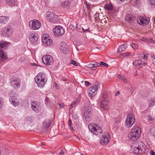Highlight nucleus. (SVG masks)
<instances>
[{"instance_id":"nucleus-1","label":"nucleus","mask_w":155,"mask_h":155,"mask_svg":"<svg viewBox=\"0 0 155 155\" xmlns=\"http://www.w3.org/2000/svg\"><path fill=\"white\" fill-rule=\"evenodd\" d=\"M141 133V129L139 127H134L128 134L129 139L132 141H135L139 137Z\"/></svg>"},{"instance_id":"nucleus-2","label":"nucleus","mask_w":155,"mask_h":155,"mask_svg":"<svg viewBox=\"0 0 155 155\" xmlns=\"http://www.w3.org/2000/svg\"><path fill=\"white\" fill-rule=\"evenodd\" d=\"M88 127L90 131L94 134L97 135L101 133L102 130L101 128L94 123L89 124Z\"/></svg>"},{"instance_id":"nucleus-3","label":"nucleus","mask_w":155,"mask_h":155,"mask_svg":"<svg viewBox=\"0 0 155 155\" xmlns=\"http://www.w3.org/2000/svg\"><path fill=\"white\" fill-rule=\"evenodd\" d=\"M99 84L98 82H97L94 84L93 86L90 87L88 89L87 93L90 97H94L96 94Z\"/></svg>"},{"instance_id":"nucleus-4","label":"nucleus","mask_w":155,"mask_h":155,"mask_svg":"<svg viewBox=\"0 0 155 155\" xmlns=\"http://www.w3.org/2000/svg\"><path fill=\"white\" fill-rule=\"evenodd\" d=\"M42 60L43 63L47 66L52 64L54 62L52 57L48 54L43 56L42 58Z\"/></svg>"},{"instance_id":"nucleus-5","label":"nucleus","mask_w":155,"mask_h":155,"mask_svg":"<svg viewBox=\"0 0 155 155\" xmlns=\"http://www.w3.org/2000/svg\"><path fill=\"white\" fill-rule=\"evenodd\" d=\"M135 120L134 116L132 114H129L127 116L126 125L129 127H130L134 124Z\"/></svg>"},{"instance_id":"nucleus-6","label":"nucleus","mask_w":155,"mask_h":155,"mask_svg":"<svg viewBox=\"0 0 155 155\" xmlns=\"http://www.w3.org/2000/svg\"><path fill=\"white\" fill-rule=\"evenodd\" d=\"M30 28L33 30H38L41 26V23L40 21L36 20H33L30 21L29 23Z\"/></svg>"},{"instance_id":"nucleus-7","label":"nucleus","mask_w":155,"mask_h":155,"mask_svg":"<svg viewBox=\"0 0 155 155\" xmlns=\"http://www.w3.org/2000/svg\"><path fill=\"white\" fill-rule=\"evenodd\" d=\"M20 83L19 79L16 77H13L11 80L10 84L15 89H18L20 87Z\"/></svg>"},{"instance_id":"nucleus-8","label":"nucleus","mask_w":155,"mask_h":155,"mask_svg":"<svg viewBox=\"0 0 155 155\" xmlns=\"http://www.w3.org/2000/svg\"><path fill=\"white\" fill-rule=\"evenodd\" d=\"M13 31L12 28L10 26H8L4 28L2 31V35L5 37H9L11 35Z\"/></svg>"},{"instance_id":"nucleus-9","label":"nucleus","mask_w":155,"mask_h":155,"mask_svg":"<svg viewBox=\"0 0 155 155\" xmlns=\"http://www.w3.org/2000/svg\"><path fill=\"white\" fill-rule=\"evenodd\" d=\"M42 41L45 45H51L52 43V40L49 37V35L47 34H45L43 35L42 38Z\"/></svg>"},{"instance_id":"nucleus-10","label":"nucleus","mask_w":155,"mask_h":155,"mask_svg":"<svg viewBox=\"0 0 155 155\" xmlns=\"http://www.w3.org/2000/svg\"><path fill=\"white\" fill-rule=\"evenodd\" d=\"M53 31L55 35H62L64 34V30L61 26H57L53 29Z\"/></svg>"},{"instance_id":"nucleus-11","label":"nucleus","mask_w":155,"mask_h":155,"mask_svg":"<svg viewBox=\"0 0 155 155\" xmlns=\"http://www.w3.org/2000/svg\"><path fill=\"white\" fill-rule=\"evenodd\" d=\"M32 109L35 112H38L41 109L40 103L38 101L33 102L31 104Z\"/></svg>"},{"instance_id":"nucleus-12","label":"nucleus","mask_w":155,"mask_h":155,"mask_svg":"<svg viewBox=\"0 0 155 155\" xmlns=\"http://www.w3.org/2000/svg\"><path fill=\"white\" fill-rule=\"evenodd\" d=\"M91 108L89 106H87L84 108V116L86 118L87 121H89L90 120L89 118L90 115L91 113Z\"/></svg>"},{"instance_id":"nucleus-13","label":"nucleus","mask_w":155,"mask_h":155,"mask_svg":"<svg viewBox=\"0 0 155 155\" xmlns=\"http://www.w3.org/2000/svg\"><path fill=\"white\" fill-rule=\"evenodd\" d=\"M149 22V20L145 16H141L140 17L137 22L140 25L145 26L148 24Z\"/></svg>"},{"instance_id":"nucleus-14","label":"nucleus","mask_w":155,"mask_h":155,"mask_svg":"<svg viewBox=\"0 0 155 155\" xmlns=\"http://www.w3.org/2000/svg\"><path fill=\"white\" fill-rule=\"evenodd\" d=\"M110 139V136L109 133H107L103 136L101 140L100 143L104 145H105L108 143Z\"/></svg>"},{"instance_id":"nucleus-15","label":"nucleus","mask_w":155,"mask_h":155,"mask_svg":"<svg viewBox=\"0 0 155 155\" xmlns=\"http://www.w3.org/2000/svg\"><path fill=\"white\" fill-rule=\"evenodd\" d=\"M47 17L50 21L53 22H55L57 18L56 15L50 12L47 13Z\"/></svg>"},{"instance_id":"nucleus-16","label":"nucleus","mask_w":155,"mask_h":155,"mask_svg":"<svg viewBox=\"0 0 155 155\" xmlns=\"http://www.w3.org/2000/svg\"><path fill=\"white\" fill-rule=\"evenodd\" d=\"M60 49L61 52L64 54H67L68 52L67 44L64 41L61 42Z\"/></svg>"},{"instance_id":"nucleus-17","label":"nucleus","mask_w":155,"mask_h":155,"mask_svg":"<svg viewBox=\"0 0 155 155\" xmlns=\"http://www.w3.org/2000/svg\"><path fill=\"white\" fill-rule=\"evenodd\" d=\"M29 40L31 42H35L38 40V36L37 33L33 32L30 34L29 36Z\"/></svg>"},{"instance_id":"nucleus-18","label":"nucleus","mask_w":155,"mask_h":155,"mask_svg":"<svg viewBox=\"0 0 155 155\" xmlns=\"http://www.w3.org/2000/svg\"><path fill=\"white\" fill-rule=\"evenodd\" d=\"M9 101L14 106H17L19 104L18 99L15 96H11L9 98Z\"/></svg>"},{"instance_id":"nucleus-19","label":"nucleus","mask_w":155,"mask_h":155,"mask_svg":"<svg viewBox=\"0 0 155 155\" xmlns=\"http://www.w3.org/2000/svg\"><path fill=\"white\" fill-rule=\"evenodd\" d=\"M110 103L107 100H102L101 104V107L105 110H107L109 108Z\"/></svg>"},{"instance_id":"nucleus-20","label":"nucleus","mask_w":155,"mask_h":155,"mask_svg":"<svg viewBox=\"0 0 155 155\" xmlns=\"http://www.w3.org/2000/svg\"><path fill=\"white\" fill-rule=\"evenodd\" d=\"M134 17L131 14H127L125 17V20L129 24H131L134 20Z\"/></svg>"},{"instance_id":"nucleus-21","label":"nucleus","mask_w":155,"mask_h":155,"mask_svg":"<svg viewBox=\"0 0 155 155\" xmlns=\"http://www.w3.org/2000/svg\"><path fill=\"white\" fill-rule=\"evenodd\" d=\"M7 59V56L6 53L2 50H0V59L3 61Z\"/></svg>"},{"instance_id":"nucleus-22","label":"nucleus","mask_w":155,"mask_h":155,"mask_svg":"<svg viewBox=\"0 0 155 155\" xmlns=\"http://www.w3.org/2000/svg\"><path fill=\"white\" fill-rule=\"evenodd\" d=\"M35 80L38 87H43L46 81V80H42L41 79L39 80L35 78Z\"/></svg>"},{"instance_id":"nucleus-23","label":"nucleus","mask_w":155,"mask_h":155,"mask_svg":"<svg viewBox=\"0 0 155 155\" xmlns=\"http://www.w3.org/2000/svg\"><path fill=\"white\" fill-rule=\"evenodd\" d=\"M137 144L138 146L137 147L140 150V151H142L143 152L145 150L144 144V143L141 141H140L138 142Z\"/></svg>"},{"instance_id":"nucleus-24","label":"nucleus","mask_w":155,"mask_h":155,"mask_svg":"<svg viewBox=\"0 0 155 155\" xmlns=\"http://www.w3.org/2000/svg\"><path fill=\"white\" fill-rule=\"evenodd\" d=\"M9 20V18L7 16H2L0 17V23L5 24Z\"/></svg>"},{"instance_id":"nucleus-25","label":"nucleus","mask_w":155,"mask_h":155,"mask_svg":"<svg viewBox=\"0 0 155 155\" xmlns=\"http://www.w3.org/2000/svg\"><path fill=\"white\" fill-rule=\"evenodd\" d=\"M35 79H41L42 80H46V76L45 74L42 73H39L35 77Z\"/></svg>"},{"instance_id":"nucleus-26","label":"nucleus","mask_w":155,"mask_h":155,"mask_svg":"<svg viewBox=\"0 0 155 155\" xmlns=\"http://www.w3.org/2000/svg\"><path fill=\"white\" fill-rule=\"evenodd\" d=\"M127 47V45L126 44H124L120 45L117 49V52L121 53L124 51L126 49Z\"/></svg>"},{"instance_id":"nucleus-27","label":"nucleus","mask_w":155,"mask_h":155,"mask_svg":"<svg viewBox=\"0 0 155 155\" xmlns=\"http://www.w3.org/2000/svg\"><path fill=\"white\" fill-rule=\"evenodd\" d=\"M150 135L155 137V125H152L150 126Z\"/></svg>"},{"instance_id":"nucleus-28","label":"nucleus","mask_w":155,"mask_h":155,"mask_svg":"<svg viewBox=\"0 0 155 155\" xmlns=\"http://www.w3.org/2000/svg\"><path fill=\"white\" fill-rule=\"evenodd\" d=\"M9 43L5 41H0V48H5L8 46L9 44Z\"/></svg>"},{"instance_id":"nucleus-29","label":"nucleus","mask_w":155,"mask_h":155,"mask_svg":"<svg viewBox=\"0 0 155 155\" xmlns=\"http://www.w3.org/2000/svg\"><path fill=\"white\" fill-rule=\"evenodd\" d=\"M70 5V2L68 1H66L62 3L61 6L63 8H68L69 7Z\"/></svg>"},{"instance_id":"nucleus-30","label":"nucleus","mask_w":155,"mask_h":155,"mask_svg":"<svg viewBox=\"0 0 155 155\" xmlns=\"http://www.w3.org/2000/svg\"><path fill=\"white\" fill-rule=\"evenodd\" d=\"M16 1V0H7L6 2L7 4L9 5L14 6L15 5Z\"/></svg>"},{"instance_id":"nucleus-31","label":"nucleus","mask_w":155,"mask_h":155,"mask_svg":"<svg viewBox=\"0 0 155 155\" xmlns=\"http://www.w3.org/2000/svg\"><path fill=\"white\" fill-rule=\"evenodd\" d=\"M105 8L106 10L110 11L113 9V6L111 3H107L105 6Z\"/></svg>"},{"instance_id":"nucleus-32","label":"nucleus","mask_w":155,"mask_h":155,"mask_svg":"<svg viewBox=\"0 0 155 155\" xmlns=\"http://www.w3.org/2000/svg\"><path fill=\"white\" fill-rule=\"evenodd\" d=\"M51 120H48L45 122L44 123L43 126L46 129L48 128L50 126L51 124Z\"/></svg>"},{"instance_id":"nucleus-33","label":"nucleus","mask_w":155,"mask_h":155,"mask_svg":"<svg viewBox=\"0 0 155 155\" xmlns=\"http://www.w3.org/2000/svg\"><path fill=\"white\" fill-rule=\"evenodd\" d=\"M117 78L120 79L124 83H126L127 82V79L123 75H118L117 76Z\"/></svg>"},{"instance_id":"nucleus-34","label":"nucleus","mask_w":155,"mask_h":155,"mask_svg":"<svg viewBox=\"0 0 155 155\" xmlns=\"http://www.w3.org/2000/svg\"><path fill=\"white\" fill-rule=\"evenodd\" d=\"M149 4L151 5L152 8H153L155 6V0H148Z\"/></svg>"},{"instance_id":"nucleus-35","label":"nucleus","mask_w":155,"mask_h":155,"mask_svg":"<svg viewBox=\"0 0 155 155\" xmlns=\"http://www.w3.org/2000/svg\"><path fill=\"white\" fill-rule=\"evenodd\" d=\"M141 61L139 60H136L134 61L133 64L134 66H139L140 67V65L141 64Z\"/></svg>"},{"instance_id":"nucleus-36","label":"nucleus","mask_w":155,"mask_h":155,"mask_svg":"<svg viewBox=\"0 0 155 155\" xmlns=\"http://www.w3.org/2000/svg\"><path fill=\"white\" fill-rule=\"evenodd\" d=\"M134 153L136 154L142 153L143 152L142 151H140V150L137 147L134 148Z\"/></svg>"},{"instance_id":"nucleus-37","label":"nucleus","mask_w":155,"mask_h":155,"mask_svg":"<svg viewBox=\"0 0 155 155\" xmlns=\"http://www.w3.org/2000/svg\"><path fill=\"white\" fill-rule=\"evenodd\" d=\"M99 15L98 13H96L94 15V19L96 22H98L100 20Z\"/></svg>"},{"instance_id":"nucleus-38","label":"nucleus","mask_w":155,"mask_h":155,"mask_svg":"<svg viewBox=\"0 0 155 155\" xmlns=\"http://www.w3.org/2000/svg\"><path fill=\"white\" fill-rule=\"evenodd\" d=\"M131 4L134 5V6H136L139 3V1L136 0H133L131 2Z\"/></svg>"},{"instance_id":"nucleus-39","label":"nucleus","mask_w":155,"mask_h":155,"mask_svg":"<svg viewBox=\"0 0 155 155\" xmlns=\"http://www.w3.org/2000/svg\"><path fill=\"white\" fill-rule=\"evenodd\" d=\"M78 101L77 100L73 102L72 104L70 105V108H72L75 107L78 104Z\"/></svg>"},{"instance_id":"nucleus-40","label":"nucleus","mask_w":155,"mask_h":155,"mask_svg":"<svg viewBox=\"0 0 155 155\" xmlns=\"http://www.w3.org/2000/svg\"><path fill=\"white\" fill-rule=\"evenodd\" d=\"M100 65L101 66H103L104 67H107L108 66V64L104 62H101L99 63V66Z\"/></svg>"},{"instance_id":"nucleus-41","label":"nucleus","mask_w":155,"mask_h":155,"mask_svg":"<svg viewBox=\"0 0 155 155\" xmlns=\"http://www.w3.org/2000/svg\"><path fill=\"white\" fill-rule=\"evenodd\" d=\"M155 104V100H151L149 102V105L152 106L154 105Z\"/></svg>"},{"instance_id":"nucleus-42","label":"nucleus","mask_w":155,"mask_h":155,"mask_svg":"<svg viewBox=\"0 0 155 155\" xmlns=\"http://www.w3.org/2000/svg\"><path fill=\"white\" fill-rule=\"evenodd\" d=\"M71 121L70 120H69L68 122V126L70 128V129L71 130H73V127L71 126Z\"/></svg>"},{"instance_id":"nucleus-43","label":"nucleus","mask_w":155,"mask_h":155,"mask_svg":"<svg viewBox=\"0 0 155 155\" xmlns=\"http://www.w3.org/2000/svg\"><path fill=\"white\" fill-rule=\"evenodd\" d=\"M71 64L75 66H77L78 65L77 62L74 60H72L71 61Z\"/></svg>"},{"instance_id":"nucleus-44","label":"nucleus","mask_w":155,"mask_h":155,"mask_svg":"<svg viewBox=\"0 0 155 155\" xmlns=\"http://www.w3.org/2000/svg\"><path fill=\"white\" fill-rule=\"evenodd\" d=\"M88 67L89 68H92L93 70H95L96 69L94 68V66L93 64H90L88 65Z\"/></svg>"},{"instance_id":"nucleus-45","label":"nucleus","mask_w":155,"mask_h":155,"mask_svg":"<svg viewBox=\"0 0 155 155\" xmlns=\"http://www.w3.org/2000/svg\"><path fill=\"white\" fill-rule=\"evenodd\" d=\"M93 64L94 67V68L96 69L97 67L99 66V64L97 62H94V63Z\"/></svg>"},{"instance_id":"nucleus-46","label":"nucleus","mask_w":155,"mask_h":155,"mask_svg":"<svg viewBox=\"0 0 155 155\" xmlns=\"http://www.w3.org/2000/svg\"><path fill=\"white\" fill-rule=\"evenodd\" d=\"M131 54L130 53L127 52L126 53H124L123 54L122 56H130Z\"/></svg>"},{"instance_id":"nucleus-47","label":"nucleus","mask_w":155,"mask_h":155,"mask_svg":"<svg viewBox=\"0 0 155 155\" xmlns=\"http://www.w3.org/2000/svg\"><path fill=\"white\" fill-rule=\"evenodd\" d=\"M141 65H140V67H142L143 66H145L147 64V63H146L145 62H143L141 61Z\"/></svg>"},{"instance_id":"nucleus-48","label":"nucleus","mask_w":155,"mask_h":155,"mask_svg":"<svg viewBox=\"0 0 155 155\" xmlns=\"http://www.w3.org/2000/svg\"><path fill=\"white\" fill-rule=\"evenodd\" d=\"M132 46L133 48L135 49L137 47V45L136 44H132Z\"/></svg>"},{"instance_id":"nucleus-49","label":"nucleus","mask_w":155,"mask_h":155,"mask_svg":"<svg viewBox=\"0 0 155 155\" xmlns=\"http://www.w3.org/2000/svg\"><path fill=\"white\" fill-rule=\"evenodd\" d=\"M102 97L103 99H105L107 98V96L106 94L104 93L103 94Z\"/></svg>"},{"instance_id":"nucleus-50","label":"nucleus","mask_w":155,"mask_h":155,"mask_svg":"<svg viewBox=\"0 0 155 155\" xmlns=\"http://www.w3.org/2000/svg\"><path fill=\"white\" fill-rule=\"evenodd\" d=\"M135 89L134 87H131V89L130 90V92L131 94L134 93Z\"/></svg>"},{"instance_id":"nucleus-51","label":"nucleus","mask_w":155,"mask_h":155,"mask_svg":"<svg viewBox=\"0 0 155 155\" xmlns=\"http://www.w3.org/2000/svg\"><path fill=\"white\" fill-rule=\"evenodd\" d=\"M115 124H116V127H118V126H120V122L119 121H115Z\"/></svg>"},{"instance_id":"nucleus-52","label":"nucleus","mask_w":155,"mask_h":155,"mask_svg":"<svg viewBox=\"0 0 155 155\" xmlns=\"http://www.w3.org/2000/svg\"><path fill=\"white\" fill-rule=\"evenodd\" d=\"M147 118L150 120H152L154 119L150 115H149L148 116Z\"/></svg>"},{"instance_id":"nucleus-53","label":"nucleus","mask_w":155,"mask_h":155,"mask_svg":"<svg viewBox=\"0 0 155 155\" xmlns=\"http://www.w3.org/2000/svg\"><path fill=\"white\" fill-rule=\"evenodd\" d=\"M121 120V118L120 116L118 117L117 118H116L115 119V121H119L120 122Z\"/></svg>"},{"instance_id":"nucleus-54","label":"nucleus","mask_w":155,"mask_h":155,"mask_svg":"<svg viewBox=\"0 0 155 155\" xmlns=\"http://www.w3.org/2000/svg\"><path fill=\"white\" fill-rule=\"evenodd\" d=\"M84 82H85V85L87 86H90V84L89 82H88L87 81H85Z\"/></svg>"},{"instance_id":"nucleus-55","label":"nucleus","mask_w":155,"mask_h":155,"mask_svg":"<svg viewBox=\"0 0 155 155\" xmlns=\"http://www.w3.org/2000/svg\"><path fill=\"white\" fill-rule=\"evenodd\" d=\"M82 29L83 30V31L85 32H86L87 31H89V28H88V29H87L85 30V29H84L83 28H82Z\"/></svg>"},{"instance_id":"nucleus-56","label":"nucleus","mask_w":155,"mask_h":155,"mask_svg":"<svg viewBox=\"0 0 155 155\" xmlns=\"http://www.w3.org/2000/svg\"><path fill=\"white\" fill-rule=\"evenodd\" d=\"M85 4L87 9H90V5H89L87 3H86Z\"/></svg>"},{"instance_id":"nucleus-57","label":"nucleus","mask_w":155,"mask_h":155,"mask_svg":"<svg viewBox=\"0 0 155 155\" xmlns=\"http://www.w3.org/2000/svg\"><path fill=\"white\" fill-rule=\"evenodd\" d=\"M150 154V155H155V152L153 150H151Z\"/></svg>"},{"instance_id":"nucleus-58","label":"nucleus","mask_w":155,"mask_h":155,"mask_svg":"<svg viewBox=\"0 0 155 155\" xmlns=\"http://www.w3.org/2000/svg\"><path fill=\"white\" fill-rule=\"evenodd\" d=\"M147 56L146 55V54L145 53L144 55L143 56V58L144 59H147Z\"/></svg>"},{"instance_id":"nucleus-59","label":"nucleus","mask_w":155,"mask_h":155,"mask_svg":"<svg viewBox=\"0 0 155 155\" xmlns=\"http://www.w3.org/2000/svg\"><path fill=\"white\" fill-rule=\"evenodd\" d=\"M64 153V150H61L60 153V155H63Z\"/></svg>"},{"instance_id":"nucleus-60","label":"nucleus","mask_w":155,"mask_h":155,"mask_svg":"<svg viewBox=\"0 0 155 155\" xmlns=\"http://www.w3.org/2000/svg\"><path fill=\"white\" fill-rule=\"evenodd\" d=\"M125 0H117V2L119 3H121L124 2Z\"/></svg>"},{"instance_id":"nucleus-61","label":"nucleus","mask_w":155,"mask_h":155,"mask_svg":"<svg viewBox=\"0 0 155 155\" xmlns=\"http://www.w3.org/2000/svg\"><path fill=\"white\" fill-rule=\"evenodd\" d=\"M60 108L63 107H64V105L63 104H59Z\"/></svg>"},{"instance_id":"nucleus-62","label":"nucleus","mask_w":155,"mask_h":155,"mask_svg":"<svg viewBox=\"0 0 155 155\" xmlns=\"http://www.w3.org/2000/svg\"><path fill=\"white\" fill-rule=\"evenodd\" d=\"M120 93V92L119 91H117L116 92V93L115 94L116 96H117V95L119 94Z\"/></svg>"},{"instance_id":"nucleus-63","label":"nucleus","mask_w":155,"mask_h":155,"mask_svg":"<svg viewBox=\"0 0 155 155\" xmlns=\"http://www.w3.org/2000/svg\"><path fill=\"white\" fill-rule=\"evenodd\" d=\"M144 54H145V53H144L141 54L140 55V57L143 58V56L144 55Z\"/></svg>"},{"instance_id":"nucleus-64","label":"nucleus","mask_w":155,"mask_h":155,"mask_svg":"<svg viewBox=\"0 0 155 155\" xmlns=\"http://www.w3.org/2000/svg\"><path fill=\"white\" fill-rule=\"evenodd\" d=\"M153 64L155 65V58H154L153 60Z\"/></svg>"}]
</instances>
